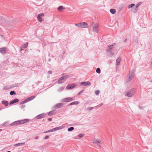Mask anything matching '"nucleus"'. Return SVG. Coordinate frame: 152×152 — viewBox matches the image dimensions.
Returning a JSON list of instances; mask_svg holds the SVG:
<instances>
[{
  "label": "nucleus",
  "instance_id": "nucleus-1",
  "mask_svg": "<svg viewBox=\"0 0 152 152\" xmlns=\"http://www.w3.org/2000/svg\"><path fill=\"white\" fill-rule=\"evenodd\" d=\"M115 45V44L113 43L112 45L108 46L106 50L107 55L109 56H112L114 54V48L113 46Z\"/></svg>",
  "mask_w": 152,
  "mask_h": 152
},
{
  "label": "nucleus",
  "instance_id": "nucleus-2",
  "mask_svg": "<svg viewBox=\"0 0 152 152\" xmlns=\"http://www.w3.org/2000/svg\"><path fill=\"white\" fill-rule=\"evenodd\" d=\"M91 143L94 145H96L97 146L100 147L102 144V142L101 140L99 139L94 138L92 139Z\"/></svg>",
  "mask_w": 152,
  "mask_h": 152
},
{
  "label": "nucleus",
  "instance_id": "nucleus-3",
  "mask_svg": "<svg viewBox=\"0 0 152 152\" xmlns=\"http://www.w3.org/2000/svg\"><path fill=\"white\" fill-rule=\"evenodd\" d=\"M75 25L80 28H88V27L87 23L85 22L76 23L75 24Z\"/></svg>",
  "mask_w": 152,
  "mask_h": 152
},
{
  "label": "nucleus",
  "instance_id": "nucleus-4",
  "mask_svg": "<svg viewBox=\"0 0 152 152\" xmlns=\"http://www.w3.org/2000/svg\"><path fill=\"white\" fill-rule=\"evenodd\" d=\"M68 77V75L64 76L60 78L58 80L59 83H63Z\"/></svg>",
  "mask_w": 152,
  "mask_h": 152
},
{
  "label": "nucleus",
  "instance_id": "nucleus-5",
  "mask_svg": "<svg viewBox=\"0 0 152 152\" xmlns=\"http://www.w3.org/2000/svg\"><path fill=\"white\" fill-rule=\"evenodd\" d=\"M35 96H30L26 99H25L24 101L22 102H21V104H24L25 103H26V102H27L33 99H34L35 98Z\"/></svg>",
  "mask_w": 152,
  "mask_h": 152
},
{
  "label": "nucleus",
  "instance_id": "nucleus-6",
  "mask_svg": "<svg viewBox=\"0 0 152 152\" xmlns=\"http://www.w3.org/2000/svg\"><path fill=\"white\" fill-rule=\"evenodd\" d=\"M99 25L97 23H95L93 26L92 30L93 31L97 33L98 31Z\"/></svg>",
  "mask_w": 152,
  "mask_h": 152
},
{
  "label": "nucleus",
  "instance_id": "nucleus-7",
  "mask_svg": "<svg viewBox=\"0 0 152 152\" xmlns=\"http://www.w3.org/2000/svg\"><path fill=\"white\" fill-rule=\"evenodd\" d=\"M8 51L7 48L6 47H3L0 48V52L2 54H5Z\"/></svg>",
  "mask_w": 152,
  "mask_h": 152
},
{
  "label": "nucleus",
  "instance_id": "nucleus-8",
  "mask_svg": "<svg viewBox=\"0 0 152 152\" xmlns=\"http://www.w3.org/2000/svg\"><path fill=\"white\" fill-rule=\"evenodd\" d=\"M73 100V99L71 97H67L62 99V101L63 102H68Z\"/></svg>",
  "mask_w": 152,
  "mask_h": 152
},
{
  "label": "nucleus",
  "instance_id": "nucleus-9",
  "mask_svg": "<svg viewBox=\"0 0 152 152\" xmlns=\"http://www.w3.org/2000/svg\"><path fill=\"white\" fill-rule=\"evenodd\" d=\"M44 15V14L43 13H42L38 15L37 16V19L39 22H42V18L41 17L43 16Z\"/></svg>",
  "mask_w": 152,
  "mask_h": 152
},
{
  "label": "nucleus",
  "instance_id": "nucleus-10",
  "mask_svg": "<svg viewBox=\"0 0 152 152\" xmlns=\"http://www.w3.org/2000/svg\"><path fill=\"white\" fill-rule=\"evenodd\" d=\"M21 124H22L21 123V120L17 121L11 124L10 125V126H12L15 125Z\"/></svg>",
  "mask_w": 152,
  "mask_h": 152
},
{
  "label": "nucleus",
  "instance_id": "nucleus-11",
  "mask_svg": "<svg viewBox=\"0 0 152 152\" xmlns=\"http://www.w3.org/2000/svg\"><path fill=\"white\" fill-rule=\"evenodd\" d=\"M80 85L83 86H90L91 85V83L89 81L83 82L80 83Z\"/></svg>",
  "mask_w": 152,
  "mask_h": 152
},
{
  "label": "nucleus",
  "instance_id": "nucleus-12",
  "mask_svg": "<svg viewBox=\"0 0 152 152\" xmlns=\"http://www.w3.org/2000/svg\"><path fill=\"white\" fill-rule=\"evenodd\" d=\"M45 116V113H43L37 115L36 117V118L37 119H39L44 118Z\"/></svg>",
  "mask_w": 152,
  "mask_h": 152
},
{
  "label": "nucleus",
  "instance_id": "nucleus-13",
  "mask_svg": "<svg viewBox=\"0 0 152 152\" xmlns=\"http://www.w3.org/2000/svg\"><path fill=\"white\" fill-rule=\"evenodd\" d=\"M75 86L76 85L75 84L73 83L71 85H68L66 88L68 89H72L75 87Z\"/></svg>",
  "mask_w": 152,
  "mask_h": 152
},
{
  "label": "nucleus",
  "instance_id": "nucleus-14",
  "mask_svg": "<svg viewBox=\"0 0 152 152\" xmlns=\"http://www.w3.org/2000/svg\"><path fill=\"white\" fill-rule=\"evenodd\" d=\"M30 119H25L23 120H21V123L22 124L28 123Z\"/></svg>",
  "mask_w": 152,
  "mask_h": 152
},
{
  "label": "nucleus",
  "instance_id": "nucleus-15",
  "mask_svg": "<svg viewBox=\"0 0 152 152\" xmlns=\"http://www.w3.org/2000/svg\"><path fill=\"white\" fill-rule=\"evenodd\" d=\"M134 94V93L133 92H131L130 91L128 92L126 94V95L128 97H131Z\"/></svg>",
  "mask_w": 152,
  "mask_h": 152
},
{
  "label": "nucleus",
  "instance_id": "nucleus-16",
  "mask_svg": "<svg viewBox=\"0 0 152 152\" xmlns=\"http://www.w3.org/2000/svg\"><path fill=\"white\" fill-rule=\"evenodd\" d=\"M18 99H14L13 100L10 102V105L13 104L15 103L18 102Z\"/></svg>",
  "mask_w": 152,
  "mask_h": 152
},
{
  "label": "nucleus",
  "instance_id": "nucleus-17",
  "mask_svg": "<svg viewBox=\"0 0 152 152\" xmlns=\"http://www.w3.org/2000/svg\"><path fill=\"white\" fill-rule=\"evenodd\" d=\"M64 9L65 8L63 6H60L57 8V10L59 11H61Z\"/></svg>",
  "mask_w": 152,
  "mask_h": 152
},
{
  "label": "nucleus",
  "instance_id": "nucleus-18",
  "mask_svg": "<svg viewBox=\"0 0 152 152\" xmlns=\"http://www.w3.org/2000/svg\"><path fill=\"white\" fill-rule=\"evenodd\" d=\"M64 127V126H59L54 128V130L55 131H56L57 130L61 129Z\"/></svg>",
  "mask_w": 152,
  "mask_h": 152
},
{
  "label": "nucleus",
  "instance_id": "nucleus-19",
  "mask_svg": "<svg viewBox=\"0 0 152 152\" xmlns=\"http://www.w3.org/2000/svg\"><path fill=\"white\" fill-rule=\"evenodd\" d=\"M2 103L5 106H7L8 104V102L6 101H2Z\"/></svg>",
  "mask_w": 152,
  "mask_h": 152
},
{
  "label": "nucleus",
  "instance_id": "nucleus-20",
  "mask_svg": "<svg viewBox=\"0 0 152 152\" xmlns=\"http://www.w3.org/2000/svg\"><path fill=\"white\" fill-rule=\"evenodd\" d=\"M110 12L113 14H115L116 12L115 10V9H111L110 10Z\"/></svg>",
  "mask_w": 152,
  "mask_h": 152
},
{
  "label": "nucleus",
  "instance_id": "nucleus-21",
  "mask_svg": "<svg viewBox=\"0 0 152 152\" xmlns=\"http://www.w3.org/2000/svg\"><path fill=\"white\" fill-rule=\"evenodd\" d=\"M79 102L78 101H76V102H72L70 104V105H76L77 104H79Z\"/></svg>",
  "mask_w": 152,
  "mask_h": 152
},
{
  "label": "nucleus",
  "instance_id": "nucleus-22",
  "mask_svg": "<svg viewBox=\"0 0 152 152\" xmlns=\"http://www.w3.org/2000/svg\"><path fill=\"white\" fill-rule=\"evenodd\" d=\"M28 43L27 42H26L25 43L23 44V45H22V46L23 48H27L28 45Z\"/></svg>",
  "mask_w": 152,
  "mask_h": 152
},
{
  "label": "nucleus",
  "instance_id": "nucleus-23",
  "mask_svg": "<svg viewBox=\"0 0 152 152\" xmlns=\"http://www.w3.org/2000/svg\"><path fill=\"white\" fill-rule=\"evenodd\" d=\"M55 113V111H50L48 113L49 115H52L54 114Z\"/></svg>",
  "mask_w": 152,
  "mask_h": 152
},
{
  "label": "nucleus",
  "instance_id": "nucleus-24",
  "mask_svg": "<svg viewBox=\"0 0 152 152\" xmlns=\"http://www.w3.org/2000/svg\"><path fill=\"white\" fill-rule=\"evenodd\" d=\"M121 59L120 58H118L117 60H116V62H117V65H119V63L121 61Z\"/></svg>",
  "mask_w": 152,
  "mask_h": 152
},
{
  "label": "nucleus",
  "instance_id": "nucleus-25",
  "mask_svg": "<svg viewBox=\"0 0 152 152\" xmlns=\"http://www.w3.org/2000/svg\"><path fill=\"white\" fill-rule=\"evenodd\" d=\"M138 9L135 7V8H133L132 9V12L134 13H136Z\"/></svg>",
  "mask_w": 152,
  "mask_h": 152
},
{
  "label": "nucleus",
  "instance_id": "nucleus-26",
  "mask_svg": "<svg viewBox=\"0 0 152 152\" xmlns=\"http://www.w3.org/2000/svg\"><path fill=\"white\" fill-rule=\"evenodd\" d=\"M63 104L62 103H59L57 104L56 105V106L57 107V108H59L62 106Z\"/></svg>",
  "mask_w": 152,
  "mask_h": 152
},
{
  "label": "nucleus",
  "instance_id": "nucleus-27",
  "mask_svg": "<svg viewBox=\"0 0 152 152\" xmlns=\"http://www.w3.org/2000/svg\"><path fill=\"white\" fill-rule=\"evenodd\" d=\"M135 5V4H130L129 5L128 7V8L130 9V8H132L133 6Z\"/></svg>",
  "mask_w": 152,
  "mask_h": 152
},
{
  "label": "nucleus",
  "instance_id": "nucleus-28",
  "mask_svg": "<svg viewBox=\"0 0 152 152\" xmlns=\"http://www.w3.org/2000/svg\"><path fill=\"white\" fill-rule=\"evenodd\" d=\"M96 71L97 73H100V69L99 68H97Z\"/></svg>",
  "mask_w": 152,
  "mask_h": 152
},
{
  "label": "nucleus",
  "instance_id": "nucleus-29",
  "mask_svg": "<svg viewBox=\"0 0 152 152\" xmlns=\"http://www.w3.org/2000/svg\"><path fill=\"white\" fill-rule=\"evenodd\" d=\"M142 4V3L141 2H140L138 3L136 5V7L137 8V9L138 8L139 6L141 5Z\"/></svg>",
  "mask_w": 152,
  "mask_h": 152
},
{
  "label": "nucleus",
  "instance_id": "nucleus-30",
  "mask_svg": "<svg viewBox=\"0 0 152 152\" xmlns=\"http://www.w3.org/2000/svg\"><path fill=\"white\" fill-rule=\"evenodd\" d=\"M10 95H12L13 94H15V93L14 91H12L10 92Z\"/></svg>",
  "mask_w": 152,
  "mask_h": 152
},
{
  "label": "nucleus",
  "instance_id": "nucleus-31",
  "mask_svg": "<svg viewBox=\"0 0 152 152\" xmlns=\"http://www.w3.org/2000/svg\"><path fill=\"white\" fill-rule=\"evenodd\" d=\"M74 128L73 127H71L70 128H68V131H70L72 130H73L74 129Z\"/></svg>",
  "mask_w": 152,
  "mask_h": 152
},
{
  "label": "nucleus",
  "instance_id": "nucleus-32",
  "mask_svg": "<svg viewBox=\"0 0 152 152\" xmlns=\"http://www.w3.org/2000/svg\"><path fill=\"white\" fill-rule=\"evenodd\" d=\"M54 131H55L54 128L52 129H50V130L48 131V132H54Z\"/></svg>",
  "mask_w": 152,
  "mask_h": 152
},
{
  "label": "nucleus",
  "instance_id": "nucleus-33",
  "mask_svg": "<svg viewBox=\"0 0 152 152\" xmlns=\"http://www.w3.org/2000/svg\"><path fill=\"white\" fill-rule=\"evenodd\" d=\"M99 90H97L95 91V94L96 95L99 94Z\"/></svg>",
  "mask_w": 152,
  "mask_h": 152
},
{
  "label": "nucleus",
  "instance_id": "nucleus-34",
  "mask_svg": "<svg viewBox=\"0 0 152 152\" xmlns=\"http://www.w3.org/2000/svg\"><path fill=\"white\" fill-rule=\"evenodd\" d=\"M84 135L83 134H80L79 135V137L81 138Z\"/></svg>",
  "mask_w": 152,
  "mask_h": 152
},
{
  "label": "nucleus",
  "instance_id": "nucleus-35",
  "mask_svg": "<svg viewBox=\"0 0 152 152\" xmlns=\"http://www.w3.org/2000/svg\"><path fill=\"white\" fill-rule=\"evenodd\" d=\"M49 138V136H46L44 138L45 139H47Z\"/></svg>",
  "mask_w": 152,
  "mask_h": 152
},
{
  "label": "nucleus",
  "instance_id": "nucleus-36",
  "mask_svg": "<svg viewBox=\"0 0 152 152\" xmlns=\"http://www.w3.org/2000/svg\"><path fill=\"white\" fill-rule=\"evenodd\" d=\"M20 145H25V142L19 143Z\"/></svg>",
  "mask_w": 152,
  "mask_h": 152
},
{
  "label": "nucleus",
  "instance_id": "nucleus-37",
  "mask_svg": "<svg viewBox=\"0 0 152 152\" xmlns=\"http://www.w3.org/2000/svg\"><path fill=\"white\" fill-rule=\"evenodd\" d=\"M15 145L16 146H20L19 143L16 144H15Z\"/></svg>",
  "mask_w": 152,
  "mask_h": 152
},
{
  "label": "nucleus",
  "instance_id": "nucleus-38",
  "mask_svg": "<svg viewBox=\"0 0 152 152\" xmlns=\"http://www.w3.org/2000/svg\"><path fill=\"white\" fill-rule=\"evenodd\" d=\"M52 118H48V120L49 121H51L52 120Z\"/></svg>",
  "mask_w": 152,
  "mask_h": 152
},
{
  "label": "nucleus",
  "instance_id": "nucleus-39",
  "mask_svg": "<svg viewBox=\"0 0 152 152\" xmlns=\"http://www.w3.org/2000/svg\"><path fill=\"white\" fill-rule=\"evenodd\" d=\"M23 48L22 47V46H21L20 47V50L21 51H22V50H23Z\"/></svg>",
  "mask_w": 152,
  "mask_h": 152
},
{
  "label": "nucleus",
  "instance_id": "nucleus-40",
  "mask_svg": "<svg viewBox=\"0 0 152 152\" xmlns=\"http://www.w3.org/2000/svg\"><path fill=\"white\" fill-rule=\"evenodd\" d=\"M25 105H22V107H22V108H24V107H25Z\"/></svg>",
  "mask_w": 152,
  "mask_h": 152
},
{
  "label": "nucleus",
  "instance_id": "nucleus-41",
  "mask_svg": "<svg viewBox=\"0 0 152 152\" xmlns=\"http://www.w3.org/2000/svg\"><path fill=\"white\" fill-rule=\"evenodd\" d=\"M49 73L50 74H51V73H52V72H51V71H49Z\"/></svg>",
  "mask_w": 152,
  "mask_h": 152
},
{
  "label": "nucleus",
  "instance_id": "nucleus-42",
  "mask_svg": "<svg viewBox=\"0 0 152 152\" xmlns=\"http://www.w3.org/2000/svg\"><path fill=\"white\" fill-rule=\"evenodd\" d=\"M48 132V131H46V132H44V133H47V132Z\"/></svg>",
  "mask_w": 152,
  "mask_h": 152
},
{
  "label": "nucleus",
  "instance_id": "nucleus-43",
  "mask_svg": "<svg viewBox=\"0 0 152 152\" xmlns=\"http://www.w3.org/2000/svg\"><path fill=\"white\" fill-rule=\"evenodd\" d=\"M38 137H35V139H38Z\"/></svg>",
  "mask_w": 152,
  "mask_h": 152
},
{
  "label": "nucleus",
  "instance_id": "nucleus-44",
  "mask_svg": "<svg viewBox=\"0 0 152 152\" xmlns=\"http://www.w3.org/2000/svg\"><path fill=\"white\" fill-rule=\"evenodd\" d=\"M127 40V39H126L125 40H124V42H126V41Z\"/></svg>",
  "mask_w": 152,
  "mask_h": 152
},
{
  "label": "nucleus",
  "instance_id": "nucleus-45",
  "mask_svg": "<svg viewBox=\"0 0 152 152\" xmlns=\"http://www.w3.org/2000/svg\"><path fill=\"white\" fill-rule=\"evenodd\" d=\"M2 130L1 129H0V132Z\"/></svg>",
  "mask_w": 152,
  "mask_h": 152
},
{
  "label": "nucleus",
  "instance_id": "nucleus-46",
  "mask_svg": "<svg viewBox=\"0 0 152 152\" xmlns=\"http://www.w3.org/2000/svg\"><path fill=\"white\" fill-rule=\"evenodd\" d=\"M7 152H11L10 151H7Z\"/></svg>",
  "mask_w": 152,
  "mask_h": 152
}]
</instances>
